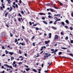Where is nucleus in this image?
<instances>
[{
  "instance_id": "nucleus-59",
  "label": "nucleus",
  "mask_w": 73,
  "mask_h": 73,
  "mask_svg": "<svg viewBox=\"0 0 73 73\" xmlns=\"http://www.w3.org/2000/svg\"><path fill=\"white\" fill-rule=\"evenodd\" d=\"M58 51V49H56L55 51H54V52H55V53H56V52H57Z\"/></svg>"
},
{
  "instance_id": "nucleus-53",
  "label": "nucleus",
  "mask_w": 73,
  "mask_h": 73,
  "mask_svg": "<svg viewBox=\"0 0 73 73\" xmlns=\"http://www.w3.org/2000/svg\"><path fill=\"white\" fill-rule=\"evenodd\" d=\"M13 4L14 5H16V2H14L13 3Z\"/></svg>"
},
{
  "instance_id": "nucleus-42",
  "label": "nucleus",
  "mask_w": 73,
  "mask_h": 73,
  "mask_svg": "<svg viewBox=\"0 0 73 73\" xmlns=\"http://www.w3.org/2000/svg\"><path fill=\"white\" fill-rule=\"evenodd\" d=\"M59 4H60L61 6H62V5H63L62 4V3H61V2H59Z\"/></svg>"
},
{
  "instance_id": "nucleus-64",
  "label": "nucleus",
  "mask_w": 73,
  "mask_h": 73,
  "mask_svg": "<svg viewBox=\"0 0 73 73\" xmlns=\"http://www.w3.org/2000/svg\"><path fill=\"white\" fill-rule=\"evenodd\" d=\"M71 15L72 17H73V12L71 14Z\"/></svg>"
},
{
  "instance_id": "nucleus-46",
  "label": "nucleus",
  "mask_w": 73,
  "mask_h": 73,
  "mask_svg": "<svg viewBox=\"0 0 73 73\" xmlns=\"http://www.w3.org/2000/svg\"><path fill=\"white\" fill-rule=\"evenodd\" d=\"M29 24L30 25H31V26L32 25V23L31 21L29 22Z\"/></svg>"
},
{
  "instance_id": "nucleus-38",
  "label": "nucleus",
  "mask_w": 73,
  "mask_h": 73,
  "mask_svg": "<svg viewBox=\"0 0 73 73\" xmlns=\"http://www.w3.org/2000/svg\"><path fill=\"white\" fill-rule=\"evenodd\" d=\"M70 30H71V31H72V30H73V28L72 27H70Z\"/></svg>"
},
{
  "instance_id": "nucleus-41",
  "label": "nucleus",
  "mask_w": 73,
  "mask_h": 73,
  "mask_svg": "<svg viewBox=\"0 0 73 73\" xmlns=\"http://www.w3.org/2000/svg\"><path fill=\"white\" fill-rule=\"evenodd\" d=\"M11 60H14V59H15V58H14V57H11Z\"/></svg>"
},
{
  "instance_id": "nucleus-37",
  "label": "nucleus",
  "mask_w": 73,
  "mask_h": 73,
  "mask_svg": "<svg viewBox=\"0 0 73 73\" xmlns=\"http://www.w3.org/2000/svg\"><path fill=\"white\" fill-rule=\"evenodd\" d=\"M26 11H28L27 12V13L28 14H30V13L29 12V11L28 10V9H26Z\"/></svg>"
},
{
  "instance_id": "nucleus-58",
  "label": "nucleus",
  "mask_w": 73,
  "mask_h": 73,
  "mask_svg": "<svg viewBox=\"0 0 73 73\" xmlns=\"http://www.w3.org/2000/svg\"><path fill=\"white\" fill-rule=\"evenodd\" d=\"M2 49H5V47L4 46H2Z\"/></svg>"
},
{
  "instance_id": "nucleus-35",
  "label": "nucleus",
  "mask_w": 73,
  "mask_h": 73,
  "mask_svg": "<svg viewBox=\"0 0 73 73\" xmlns=\"http://www.w3.org/2000/svg\"><path fill=\"white\" fill-rule=\"evenodd\" d=\"M10 37H12V36H13V35L12 33H10Z\"/></svg>"
},
{
  "instance_id": "nucleus-28",
  "label": "nucleus",
  "mask_w": 73,
  "mask_h": 73,
  "mask_svg": "<svg viewBox=\"0 0 73 73\" xmlns=\"http://www.w3.org/2000/svg\"><path fill=\"white\" fill-rule=\"evenodd\" d=\"M18 20L19 22H21V18H19L18 19Z\"/></svg>"
},
{
  "instance_id": "nucleus-1",
  "label": "nucleus",
  "mask_w": 73,
  "mask_h": 73,
  "mask_svg": "<svg viewBox=\"0 0 73 73\" xmlns=\"http://www.w3.org/2000/svg\"><path fill=\"white\" fill-rule=\"evenodd\" d=\"M58 36L57 35H55V38L53 39L54 41H56V40H58Z\"/></svg>"
},
{
  "instance_id": "nucleus-16",
  "label": "nucleus",
  "mask_w": 73,
  "mask_h": 73,
  "mask_svg": "<svg viewBox=\"0 0 73 73\" xmlns=\"http://www.w3.org/2000/svg\"><path fill=\"white\" fill-rule=\"evenodd\" d=\"M61 23L62 25H63V26H65V23L64 22H62Z\"/></svg>"
},
{
  "instance_id": "nucleus-7",
  "label": "nucleus",
  "mask_w": 73,
  "mask_h": 73,
  "mask_svg": "<svg viewBox=\"0 0 73 73\" xmlns=\"http://www.w3.org/2000/svg\"><path fill=\"white\" fill-rule=\"evenodd\" d=\"M9 54L11 55V56H12L13 54H14V53L13 52H9Z\"/></svg>"
},
{
  "instance_id": "nucleus-44",
  "label": "nucleus",
  "mask_w": 73,
  "mask_h": 73,
  "mask_svg": "<svg viewBox=\"0 0 73 73\" xmlns=\"http://www.w3.org/2000/svg\"><path fill=\"white\" fill-rule=\"evenodd\" d=\"M35 29L36 31H38V30L39 29L38 27H36Z\"/></svg>"
},
{
  "instance_id": "nucleus-19",
  "label": "nucleus",
  "mask_w": 73,
  "mask_h": 73,
  "mask_svg": "<svg viewBox=\"0 0 73 73\" xmlns=\"http://www.w3.org/2000/svg\"><path fill=\"white\" fill-rule=\"evenodd\" d=\"M48 18H49V19H51V17L52 19H53V17H52L51 16H50V15H48Z\"/></svg>"
},
{
  "instance_id": "nucleus-26",
  "label": "nucleus",
  "mask_w": 73,
  "mask_h": 73,
  "mask_svg": "<svg viewBox=\"0 0 73 73\" xmlns=\"http://www.w3.org/2000/svg\"><path fill=\"white\" fill-rule=\"evenodd\" d=\"M33 71H34V72H37V70H36V69H33Z\"/></svg>"
},
{
  "instance_id": "nucleus-52",
  "label": "nucleus",
  "mask_w": 73,
  "mask_h": 73,
  "mask_svg": "<svg viewBox=\"0 0 73 73\" xmlns=\"http://www.w3.org/2000/svg\"><path fill=\"white\" fill-rule=\"evenodd\" d=\"M26 42H27L28 41H29V40L28 39H27L26 40H25Z\"/></svg>"
},
{
  "instance_id": "nucleus-11",
  "label": "nucleus",
  "mask_w": 73,
  "mask_h": 73,
  "mask_svg": "<svg viewBox=\"0 0 73 73\" xmlns=\"http://www.w3.org/2000/svg\"><path fill=\"white\" fill-rule=\"evenodd\" d=\"M56 21H55V22H57V21H60V20H61V19H58V18H56Z\"/></svg>"
},
{
  "instance_id": "nucleus-10",
  "label": "nucleus",
  "mask_w": 73,
  "mask_h": 73,
  "mask_svg": "<svg viewBox=\"0 0 73 73\" xmlns=\"http://www.w3.org/2000/svg\"><path fill=\"white\" fill-rule=\"evenodd\" d=\"M65 22L66 23V24H69V21H68V20H66L65 21Z\"/></svg>"
},
{
  "instance_id": "nucleus-43",
  "label": "nucleus",
  "mask_w": 73,
  "mask_h": 73,
  "mask_svg": "<svg viewBox=\"0 0 73 73\" xmlns=\"http://www.w3.org/2000/svg\"><path fill=\"white\" fill-rule=\"evenodd\" d=\"M60 14H57L56 15V14H55L54 15V16H60Z\"/></svg>"
},
{
  "instance_id": "nucleus-31",
  "label": "nucleus",
  "mask_w": 73,
  "mask_h": 73,
  "mask_svg": "<svg viewBox=\"0 0 73 73\" xmlns=\"http://www.w3.org/2000/svg\"><path fill=\"white\" fill-rule=\"evenodd\" d=\"M21 13H22V14H24V11H23L21 10Z\"/></svg>"
},
{
  "instance_id": "nucleus-45",
  "label": "nucleus",
  "mask_w": 73,
  "mask_h": 73,
  "mask_svg": "<svg viewBox=\"0 0 73 73\" xmlns=\"http://www.w3.org/2000/svg\"><path fill=\"white\" fill-rule=\"evenodd\" d=\"M19 52L20 54H21V53H22V52H21V50H19Z\"/></svg>"
},
{
  "instance_id": "nucleus-4",
  "label": "nucleus",
  "mask_w": 73,
  "mask_h": 73,
  "mask_svg": "<svg viewBox=\"0 0 73 73\" xmlns=\"http://www.w3.org/2000/svg\"><path fill=\"white\" fill-rule=\"evenodd\" d=\"M39 15H46V14L45 13H39Z\"/></svg>"
},
{
  "instance_id": "nucleus-50",
  "label": "nucleus",
  "mask_w": 73,
  "mask_h": 73,
  "mask_svg": "<svg viewBox=\"0 0 73 73\" xmlns=\"http://www.w3.org/2000/svg\"><path fill=\"white\" fill-rule=\"evenodd\" d=\"M69 55L70 56H72V57H73V54H72L70 53V54H69Z\"/></svg>"
},
{
  "instance_id": "nucleus-62",
  "label": "nucleus",
  "mask_w": 73,
  "mask_h": 73,
  "mask_svg": "<svg viewBox=\"0 0 73 73\" xmlns=\"http://www.w3.org/2000/svg\"><path fill=\"white\" fill-rule=\"evenodd\" d=\"M42 20H45V18L44 17H42Z\"/></svg>"
},
{
  "instance_id": "nucleus-17",
  "label": "nucleus",
  "mask_w": 73,
  "mask_h": 73,
  "mask_svg": "<svg viewBox=\"0 0 73 73\" xmlns=\"http://www.w3.org/2000/svg\"><path fill=\"white\" fill-rule=\"evenodd\" d=\"M4 66H7V68H9L10 66L8 65V64H4Z\"/></svg>"
},
{
  "instance_id": "nucleus-15",
  "label": "nucleus",
  "mask_w": 73,
  "mask_h": 73,
  "mask_svg": "<svg viewBox=\"0 0 73 73\" xmlns=\"http://www.w3.org/2000/svg\"><path fill=\"white\" fill-rule=\"evenodd\" d=\"M22 16V15H21V14L20 13H19L18 14V17H21Z\"/></svg>"
},
{
  "instance_id": "nucleus-30",
  "label": "nucleus",
  "mask_w": 73,
  "mask_h": 73,
  "mask_svg": "<svg viewBox=\"0 0 73 73\" xmlns=\"http://www.w3.org/2000/svg\"><path fill=\"white\" fill-rule=\"evenodd\" d=\"M70 42L71 44H73V40H71V39H70Z\"/></svg>"
},
{
  "instance_id": "nucleus-34",
  "label": "nucleus",
  "mask_w": 73,
  "mask_h": 73,
  "mask_svg": "<svg viewBox=\"0 0 73 73\" xmlns=\"http://www.w3.org/2000/svg\"><path fill=\"white\" fill-rule=\"evenodd\" d=\"M62 54V52H59L58 53V54L59 55H61Z\"/></svg>"
},
{
  "instance_id": "nucleus-51",
  "label": "nucleus",
  "mask_w": 73,
  "mask_h": 73,
  "mask_svg": "<svg viewBox=\"0 0 73 73\" xmlns=\"http://www.w3.org/2000/svg\"><path fill=\"white\" fill-rule=\"evenodd\" d=\"M33 46H36V45H35V42H33Z\"/></svg>"
},
{
  "instance_id": "nucleus-24",
  "label": "nucleus",
  "mask_w": 73,
  "mask_h": 73,
  "mask_svg": "<svg viewBox=\"0 0 73 73\" xmlns=\"http://www.w3.org/2000/svg\"><path fill=\"white\" fill-rule=\"evenodd\" d=\"M35 38V36H34L32 37V38L31 39V40H34Z\"/></svg>"
},
{
  "instance_id": "nucleus-29",
  "label": "nucleus",
  "mask_w": 73,
  "mask_h": 73,
  "mask_svg": "<svg viewBox=\"0 0 73 73\" xmlns=\"http://www.w3.org/2000/svg\"><path fill=\"white\" fill-rule=\"evenodd\" d=\"M15 42H18V40H17V38H15Z\"/></svg>"
},
{
  "instance_id": "nucleus-32",
  "label": "nucleus",
  "mask_w": 73,
  "mask_h": 73,
  "mask_svg": "<svg viewBox=\"0 0 73 73\" xmlns=\"http://www.w3.org/2000/svg\"><path fill=\"white\" fill-rule=\"evenodd\" d=\"M29 70H30V68H29L26 69V70L27 71V72H28Z\"/></svg>"
},
{
  "instance_id": "nucleus-14",
  "label": "nucleus",
  "mask_w": 73,
  "mask_h": 73,
  "mask_svg": "<svg viewBox=\"0 0 73 73\" xmlns=\"http://www.w3.org/2000/svg\"><path fill=\"white\" fill-rule=\"evenodd\" d=\"M12 7L11 6L10 7V10L9 11V12H10V11H12Z\"/></svg>"
},
{
  "instance_id": "nucleus-36",
  "label": "nucleus",
  "mask_w": 73,
  "mask_h": 73,
  "mask_svg": "<svg viewBox=\"0 0 73 73\" xmlns=\"http://www.w3.org/2000/svg\"><path fill=\"white\" fill-rule=\"evenodd\" d=\"M65 40H68V36L66 37Z\"/></svg>"
},
{
  "instance_id": "nucleus-54",
  "label": "nucleus",
  "mask_w": 73,
  "mask_h": 73,
  "mask_svg": "<svg viewBox=\"0 0 73 73\" xmlns=\"http://www.w3.org/2000/svg\"><path fill=\"white\" fill-rule=\"evenodd\" d=\"M45 43L46 44H48V43L47 41H46L45 42Z\"/></svg>"
},
{
  "instance_id": "nucleus-55",
  "label": "nucleus",
  "mask_w": 73,
  "mask_h": 73,
  "mask_svg": "<svg viewBox=\"0 0 73 73\" xmlns=\"http://www.w3.org/2000/svg\"><path fill=\"white\" fill-rule=\"evenodd\" d=\"M19 2L20 4H21V3H22V1H21V0H20L19 1Z\"/></svg>"
},
{
  "instance_id": "nucleus-6",
  "label": "nucleus",
  "mask_w": 73,
  "mask_h": 73,
  "mask_svg": "<svg viewBox=\"0 0 73 73\" xmlns=\"http://www.w3.org/2000/svg\"><path fill=\"white\" fill-rule=\"evenodd\" d=\"M42 22L44 23V24H46V25H47V24H48V23L45 21H43Z\"/></svg>"
},
{
  "instance_id": "nucleus-18",
  "label": "nucleus",
  "mask_w": 73,
  "mask_h": 73,
  "mask_svg": "<svg viewBox=\"0 0 73 73\" xmlns=\"http://www.w3.org/2000/svg\"><path fill=\"white\" fill-rule=\"evenodd\" d=\"M38 24V23H35V24L33 25V27L36 26V25H37Z\"/></svg>"
},
{
  "instance_id": "nucleus-12",
  "label": "nucleus",
  "mask_w": 73,
  "mask_h": 73,
  "mask_svg": "<svg viewBox=\"0 0 73 73\" xmlns=\"http://www.w3.org/2000/svg\"><path fill=\"white\" fill-rule=\"evenodd\" d=\"M46 5L47 6H50V5H52V4L51 3H48L46 4Z\"/></svg>"
},
{
  "instance_id": "nucleus-56",
  "label": "nucleus",
  "mask_w": 73,
  "mask_h": 73,
  "mask_svg": "<svg viewBox=\"0 0 73 73\" xmlns=\"http://www.w3.org/2000/svg\"><path fill=\"white\" fill-rule=\"evenodd\" d=\"M50 24H52V23H53V21H51L49 22Z\"/></svg>"
},
{
  "instance_id": "nucleus-33",
  "label": "nucleus",
  "mask_w": 73,
  "mask_h": 73,
  "mask_svg": "<svg viewBox=\"0 0 73 73\" xmlns=\"http://www.w3.org/2000/svg\"><path fill=\"white\" fill-rule=\"evenodd\" d=\"M61 49H67V48H65V47H62L61 48Z\"/></svg>"
},
{
  "instance_id": "nucleus-20",
  "label": "nucleus",
  "mask_w": 73,
  "mask_h": 73,
  "mask_svg": "<svg viewBox=\"0 0 73 73\" xmlns=\"http://www.w3.org/2000/svg\"><path fill=\"white\" fill-rule=\"evenodd\" d=\"M37 56L35 55V56L36 57H39V54L38 53H37Z\"/></svg>"
},
{
  "instance_id": "nucleus-23",
  "label": "nucleus",
  "mask_w": 73,
  "mask_h": 73,
  "mask_svg": "<svg viewBox=\"0 0 73 73\" xmlns=\"http://www.w3.org/2000/svg\"><path fill=\"white\" fill-rule=\"evenodd\" d=\"M5 17H7L8 14V12H7L6 13H5Z\"/></svg>"
},
{
  "instance_id": "nucleus-27",
  "label": "nucleus",
  "mask_w": 73,
  "mask_h": 73,
  "mask_svg": "<svg viewBox=\"0 0 73 73\" xmlns=\"http://www.w3.org/2000/svg\"><path fill=\"white\" fill-rule=\"evenodd\" d=\"M2 36V37H5V34L4 33H3Z\"/></svg>"
},
{
  "instance_id": "nucleus-48",
  "label": "nucleus",
  "mask_w": 73,
  "mask_h": 73,
  "mask_svg": "<svg viewBox=\"0 0 73 73\" xmlns=\"http://www.w3.org/2000/svg\"><path fill=\"white\" fill-rule=\"evenodd\" d=\"M11 0H8V3L9 4V3L11 4V2H10V1Z\"/></svg>"
},
{
  "instance_id": "nucleus-40",
  "label": "nucleus",
  "mask_w": 73,
  "mask_h": 73,
  "mask_svg": "<svg viewBox=\"0 0 73 73\" xmlns=\"http://www.w3.org/2000/svg\"><path fill=\"white\" fill-rule=\"evenodd\" d=\"M65 28L66 29H68V26H64Z\"/></svg>"
},
{
  "instance_id": "nucleus-5",
  "label": "nucleus",
  "mask_w": 73,
  "mask_h": 73,
  "mask_svg": "<svg viewBox=\"0 0 73 73\" xmlns=\"http://www.w3.org/2000/svg\"><path fill=\"white\" fill-rule=\"evenodd\" d=\"M44 48H46V47H45V46H42V47H41L40 50H43V49H44Z\"/></svg>"
},
{
  "instance_id": "nucleus-3",
  "label": "nucleus",
  "mask_w": 73,
  "mask_h": 73,
  "mask_svg": "<svg viewBox=\"0 0 73 73\" xmlns=\"http://www.w3.org/2000/svg\"><path fill=\"white\" fill-rule=\"evenodd\" d=\"M50 11L52 12H56V11L55 10L52 9L50 8Z\"/></svg>"
},
{
  "instance_id": "nucleus-60",
  "label": "nucleus",
  "mask_w": 73,
  "mask_h": 73,
  "mask_svg": "<svg viewBox=\"0 0 73 73\" xmlns=\"http://www.w3.org/2000/svg\"><path fill=\"white\" fill-rule=\"evenodd\" d=\"M12 7H13V8H14V9H15V8H16V7L15 6H14V5H12Z\"/></svg>"
},
{
  "instance_id": "nucleus-47",
  "label": "nucleus",
  "mask_w": 73,
  "mask_h": 73,
  "mask_svg": "<svg viewBox=\"0 0 73 73\" xmlns=\"http://www.w3.org/2000/svg\"><path fill=\"white\" fill-rule=\"evenodd\" d=\"M60 33H61V35H64V33H63L62 32H61Z\"/></svg>"
},
{
  "instance_id": "nucleus-49",
  "label": "nucleus",
  "mask_w": 73,
  "mask_h": 73,
  "mask_svg": "<svg viewBox=\"0 0 73 73\" xmlns=\"http://www.w3.org/2000/svg\"><path fill=\"white\" fill-rule=\"evenodd\" d=\"M49 57V56L48 55H47L46 56H44V57L46 58H47V57Z\"/></svg>"
},
{
  "instance_id": "nucleus-13",
  "label": "nucleus",
  "mask_w": 73,
  "mask_h": 73,
  "mask_svg": "<svg viewBox=\"0 0 73 73\" xmlns=\"http://www.w3.org/2000/svg\"><path fill=\"white\" fill-rule=\"evenodd\" d=\"M52 28L54 29H55V30H56V29H57V28H56V27H52Z\"/></svg>"
},
{
  "instance_id": "nucleus-22",
  "label": "nucleus",
  "mask_w": 73,
  "mask_h": 73,
  "mask_svg": "<svg viewBox=\"0 0 73 73\" xmlns=\"http://www.w3.org/2000/svg\"><path fill=\"white\" fill-rule=\"evenodd\" d=\"M2 6L3 8H5V6L4 5L3 3H2Z\"/></svg>"
},
{
  "instance_id": "nucleus-61",
  "label": "nucleus",
  "mask_w": 73,
  "mask_h": 73,
  "mask_svg": "<svg viewBox=\"0 0 73 73\" xmlns=\"http://www.w3.org/2000/svg\"><path fill=\"white\" fill-rule=\"evenodd\" d=\"M65 8H67V7H68V5H65Z\"/></svg>"
},
{
  "instance_id": "nucleus-57",
  "label": "nucleus",
  "mask_w": 73,
  "mask_h": 73,
  "mask_svg": "<svg viewBox=\"0 0 73 73\" xmlns=\"http://www.w3.org/2000/svg\"><path fill=\"white\" fill-rule=\"evenodd\" d=\"M44 72H45V73H48V70L47 71L45 70L44 71Z\"/></svg>"
},
{
  "instance_id": "nucleus-21",
  "label": "nucleus",
  "mask_w": 73,
  "mask_h": 73,
  "mask_svg": "<svg viewBox=\"0 0 73 73\" xmlns=\"http://www.w3.org/2000/svg\"><path fill=\"white\" fill-rule=\"evenodd\" d=\"M5 52L6 53V54H8V53H9V52H8V51H7V50H6L5 51Z\"/></svg>"
},
{
  "instance_id": "nucleus-8",
  "label": "nucleus",
  "mask_w": 73,
  "mask_h": 73,
  "mask_svg": "<svg viewBox=\"0 0 73 73\" xmlns=\"http://www.w3.org/2000/svg\"><path fill=\"white\" fill-rule=\"evenodd\" d=\"M52 62H51V61L50 62H48V64H49V66H50L51 64H52Z\"/></svg>"
},
{
  "instance_id": "nucleus-25",
  "label": "nucleus",
  "mask_w": 73,
  "mask_h": 73,
  "mask_svg": "<svg viewBox=\"0 0 73 73\" xmlns=\"http://www.w3.org/2000/svg\"><path fill=\"white\" fill-rule=\"evenodd\" d=\"M53 7H54V8L56 9H58V8L57 7H56L54 5L53 6Z\"/></svg>"
},
{
  "instance_id": "nucleus-9",
  "label": "nucleus",
  "mask_w": 73,
  "mask_h": 73,
  "mask_svg": "<svg viewBox=\"0 0 73 73\" xmlns=\"http://www.w3.org/2000/svg\"><path fill=\"white\" fill-rule=\"evenodd\" d=\"M49 36L48 37V38H51V37H52V34H51V33H50L49 34Z\"/></svg>"
},
{
  "instance_id": "nucleus-2",
  "label": "nucleus",
  "mask_w": 73,
  "mask_h": 73,
  "mask_svg": "<svg viewBox=\"0 0 73 73\" xmlns=\"http://www.w3.org/2000/svg\"><path fill=\"white\" fill-rule=\"evenodd\" d=\"M21 44L22 45H25V43H21L20 42L19 43V44H18L19 46H20V45Z\"/></svg>"
},
{
  "instance_id": "nucleus-63",
  "label": "nucleus",
  "mask_w": 73,
  "mask_h": 73,
  "mask_svg": "<svg viewBox=\"0 0 73 73\" xmlns=\"http://www.w3.org/2000/svg\"><path fill=\"white\" fill-rule=\"evenodd\" d=\"M43 52H44V51H42L40 53V54H42L43 53Z\"/></svg>"
},
{
  "instance_id": "nucleus-39",
  "label": "nucleus",
  "mask_w": 73,
  "mask_h": 73,
  "mask_svg": "<svg viewBox=\"0 0 73 73\" xmlns=\"http://www.w3.org/2000/svg\"><path fill=\"white\" fill-rule=\"evenodd\" d=\"M15 7L17 8H18V5H17V4H16Z\"/></svg>"
}]
</instances>
